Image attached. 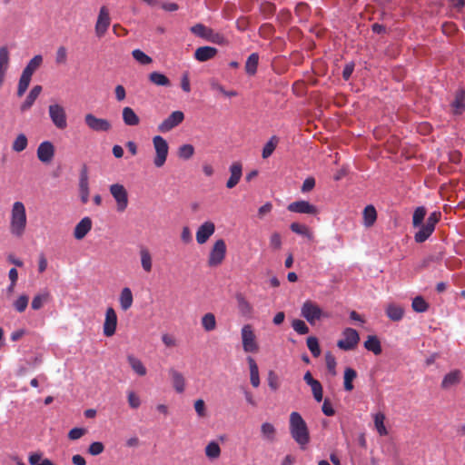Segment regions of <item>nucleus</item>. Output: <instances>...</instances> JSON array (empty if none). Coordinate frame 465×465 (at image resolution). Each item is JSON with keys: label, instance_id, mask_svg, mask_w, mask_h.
Listing matches in <instances>:
<instances>
[{"label": "nucleus", "instance_id": "nucleus-1", "mask_svg": "<svg viewBox=\"0 0 465 465\" xmlns=\"http://www.w3.org/2000/svg\"><path fill=\"white\" fill-rule=\"evenodd\" d=\"M290 433L301 449L304 450L310 442L308 426L302 415L297 411L290 414Z\"/></svg>", "mask_w": 465, "mask_h": 465}, {"label": "nucleus", "instance_id": "nucleus-2", "mask_svg": "<svg viewBox=\"0 0 465 465\" xmlns=\"http://www.w3.org/2000/svg\"><path fill=\"white\" fill-rule=\"evenodd\" d=\"M27 223L25 204L22 202H15L12 205L10 217V232L15 237H22Z\"/></svg>", "mask_w": 465, "mask_h": 465}, {"label": "nucleus", "instance_id": "nucleus-3", "mask_svg": "<svg viewBox=\"0 0 465 465\" xmlns=\"http://www.w3.org/2000/svg\"><path fill=\"white\" fill-rule=\"evenodd\" d=\"M43 64V56L41 54L35 55L24 68L17 85V96L21 97L27 90L33 74L41 67Z\"/></svg>", "mask_w": 465, "mask_h": 465}, {"label": "nucleus", "instance_id": "nucleus-4", "mask_svg": "<svg viewBox=\"0 0 465 465\" xmlns=\"http://www.w3.org/2000/svg\"><path fill=\"white\" fill-rule=\"evenodd\" d=\"M153 144L155 151V156L153 159V164L157 168H161L164 165L168 152H169V146L164 138H163L161 135H155L153 138Z\"/></svg>", "mask_w": 465, "mask_h": 465}, {"label": "nucleus", "instance_id": "nucleus-5", "mask_svg": "<svg viewBox=\"0 0 465 465\" xmlns=\"http://www.w3.org/2000/svg\"><path fill=\"white\" fill-rule=\"evenodd\" d=\"M109 191L116 203V211L124 213L129 203L128 192L126 188L121 183H113L109 187Z\"/></svg>", "mask_w": 465, "mask_h": 465}, {"label": "nucleus", "instance_id": "nucleus-6", "mask_svg": "<svg viewBox=\"0 0 465 465\" xmlns=\"http://www.w3.org/2000/svg\"><path fill=\"white\" fill-rule=\"evenodd\" d=\"M226 250L224 240L219 239L215 241L208 256V265L210 267H216L222 264L226 255Z\"/></svg>", "mask_w": 465, "mask_h": 465}, {"label": "nucleus", "instance_id": "nucleus-7", "mask_svg": "<svg viewBox=\"0 0 465 465\" xmlns=\"http://www.w3.org/2000/svg\"><path fill=\"white\" fill-rule=\"evenodd\" d=\"M242 349L245 352L255 353L259 350L256 336L251 324H245L241 330Z\"/></svg>", "mask_w": 465, "mask_h": 465}, {"label": "nucleus", "instance_id": "nucleus-8", "mask_svg": "<svg viewBox=\"0 0 465 465\" xmlns=\"http://www.w3.org/2000/svg\"><path fill=\"white\" fill-rule=\"evenodd\" d=\"M48 114L54 125L60 130L67 127V117L65 109L59 104H50Z\"/></svg>", "mask_w": 465, "mask_h": 465}, {"label": "nucleus", "instance_id": "nucleus-9", "mask_svg": "<svg viewBox=\"0 0 465 465\" xmlns=\"http://www.w3.org/2000/svg\"><path fill=\"white\" fill-rule=\"evenodd\" d=\"M84 123L90 130L97 133H106L112 129V124L109 120L96 117L93 114H86L84 115Z\"/></svg>", "mask_w": 465, "mask_h": 465}, {"label": "nucleus", "instance_id": "nucleus-10", "mask_svg": "<svg viewBox=\"0 0 465 465\" xmlns=\"http://www.w3.org/2000/svg\"><path fill=\"white\" fill-rule=\"evenodd\" d=\"M301 314L309 323L314 324L316 321L322 318V310L315 302L306 301L302 306Z\"/></svg>", "mask_w": 465, "mask_h": 465}, {"label": "nucleus", "instance_id": "nucleus-11", "mask_svg": "<svg viewBox=\"0 0 465 465\" xmlns=\"http://www.w3.org/2000/svg\"><path fill=\"white\" fill-rule=\"evenodd\" d=\"M342 334L344 338L338 341L337 346L344 351L353 350L360 341L358 331L352 328H346Z\"/></svg>", "mask_w": 465, "mask_h": 465}, {"label": "nucleus", "instance_id": "nucleus-12", "mask_svg": "<svg viewBox=\"0 0 465 465\" xmlns=\"http://www.w3.org/2000/svg\"><path fill=\"white\" fill-rule=\"evenodd\" d=\"M183 119L184 114L182 111H174L158 125V131L160 133L170 132L178 126Z\"/></svg>", "mask_w": 465, "mask_h": 465}, {"label": "nucleus", "instance_id": "nucleus-13", "mask_svg": "<svg viewBox=\"0 0 465 465\" xmlns=\"http://www.w3.org/2000/svg\"><path fill=\"white\" fill-rule=\"evenodd\" d=\"M117 327V315L113 307H108L105 311V318L103 326V332L105 337H112Z\"/></svg>", "mask_w": 465, "mask_h": 465}, {"label": "nucleus", "instance_id": "nucleus-14", "mask_svg": "<svg viewBox=\"0 0 465 465\" xmlns=\"http://www.w3.org/2000/svg\"><path fill=\"white\" fill-rule=\"evenodd\" d=\"M111 24V18L108 9L105 6H102L99 11L97 21L95 24V34L98 37H103Z\"/></svg>", "mask_w": 465, "mask_h": 465}, {"label": "nucleus", "instance_id": "nucleus-15", "mask_svg": "<svg viewBox=\"0 0 465 465\" xmlns=\"http://www.w3.org/2000/svg\"><path fill=\"white\" fill-rule=\"evenodd\" d=\"M288 211L292 213H305V214H312L316 215L318 213V209L315 205L310 203L307 201H296L291 203L288 207Z\"/></svg>", "mask_w": 465, "mask_h": 465}, {"label": "nucleus", "instance_id": "nucleus-16", "mask_svg": "<svg viewBox=\"0 0 465 465\" xmlns=\"http://www.w3.org/2000/svg\"><path fill=\"white\" fill-rule=\"evenodd\" d=\"M215 225L213 222L207 221L201 224L196 232V242L199 244L205 243L209 238L214 233Z\"/></svg>", "mask_w": 465, "mask_h": 465}, {"label": "nucleus", "instance_id": "nucleus-17", "mask_svg": "<svg viewBox=\"0 0 465 465\" xmlns=\"http://www.w3.org/2000/svg\"><path fill=\"white\" fill-rule=\"evenodd\" d=\"M79 193L81 202L85 204L89 201V178L87 167L84 165L80 173L79 177Z\"/></svg>", "mask_w": 465, "mask_h": 465}, {"label": "nucleus", "instance_id": "nucleus-18", "mask_svg": "<svg viewBox=\"0 0 465 465\" xmlns=\"http://www.w3.org/2000/svg\"><path fill=\"white\" fill-rule=\"evenodd\" d=\"M36 153L42 163H50L54 155V146L51 142H43L39 144Z\"/></svg>", "mask_w": 465, "mask_h": 465}, {"label": "nucleus", "instance_id": "nucleus-19", "mask_svg": "<svg viewBox=\"0 0 465 465\" xmlns=\"http://www.w3.org/2000/svg\"><path fill=\"white\" fill-rule=\"evenodd\" d=\"M92 220L90 217H84L74 229V237L76 240L84 239L92 229Z\"/></svg>", "mask_w": 465, "mask_h": 465}, {"label": "nucleus", "instance_id": "nucleus-20", "mask_svg": "<svg viewBox=\"0 0 465 465\" xmlns=\"http://www.w3.org/2000/svg\"><path fill=\"white\" fill-rule=\"evenodd\" d=\"M231 176L226 183L228 189H232L240 182L242 175V164L240 162H234L230 166Z\"/></svg>", "mask_w": 465, "mask_h": 465}, {"label": "nucleus", "instance_id": "nucleus-21", "mask_svg": "<svg viewBox=\"0 0 465 465\" xmlns=\"http://www.w3.org/2000/svg\"><path fill=\"white\" fill-rule=\"evenodd\" d=\"M461 379L462 372L460 370H453L444 376L441 381V388L444 390H448L459 384Z\"/></svg>", "mask_w": 465, "mask_h": 465}, {"label": "nucleus", "instance_id": "nucleus-22", "mask_svg": "<svg viewBox=\"0 0 465 465\" xmlns=\"http://www.w3.org/2000/svg\"><path fill=\"white\" fill-rule=\"evenodd\" d=\"M218 53L215 47L201 46L194 52V58L199 62H206L213 59Z\"/></svg>", "mask_w": 465, "mask_h": 465}, {"label": "nucleus", "instance_id": "nucleus-23", "mask_svg": "<svg viewBox=\"0 0 465 465\" xmlns=\"http://www.w3.org/2000/svg\"><path fill=\"white\" fill-rule=\"evenodd\" d=\"M10 61L9 50L6 46L0 47V86L2 85L5 74L8 69Z\"/></svg>", "mask_w": 465, "mask_h": 465}, {"label": "nucleus", "instance_id": "nucleus-24", "mask_svg": "<svg viewBox=\"0 0 465 465\" xmlns=\"http://www.w3.org/2000/svg\"><path fill=\"white\" fill-rule=\"evenodd\" d=\"M173 386L176 392L182 393L185 390V380L183 375L173 368L169 370Z\"/></svg>", "mask_w": 465, "mask_h": 465}, {"label": "nucleus", "instance_id": "nucleus-25", "mask_svg": "<svg viewBox=\"0 0 465 465\" xmlns=\"http://www.w3.org/2000/svg\"><path fill=\"white\" fill-rule=\"evenodd\" d=\"M41 92H42V86L35 85L29 92V94L26 96L24 103L21 104V107H20L21 111L25 112V111L29 110L33 106L35 100L40 95Z\"/></svg>", "mask_w": 465, "mask_h": 465}, {"label": "nucleus", "instance_id": "nucleus-26", "mask_svg": "<svg viewBox=\"0 0 465 465\" xmlns=\"http://www.w3.org/2000/svg\"><path fill=\"white\" fill-rule=\"evenodd\" d=\"M452 113L461 114L465 111V91L460 90L456 93L455 98L451 103Z\"/></svg>", "mask_w": 465, "mask_h": 465}, {"label": "nucleus", "instance_id": "nucleus-27", "mask_svg": "<svg viewBox=\"0 0 465 465\" xmlns=\"http://www.w3.org/2000/svg\"><path fill=\"white\" fill-rule=\"evenodd\" d=\"M122 117L124 124L128 126H136L140 123L139 116L135 114L134 109L129 106L124 107Z\"/></svg>", "mask_w": 465, "mask_h": 465}, {"label": "nucleus", "instance_id": "nucleus-28", "mask_svg": "<svg viewBox=\"0 0 465 465\" xmlns=\"http://www.w3.org/2000/svg\"><path fill=\"white\" fill-rule=\"evenodd\" d=\"M134 302L133 293L130 288L124 287L119 296V303L123 311L130 309Z\"/></svg>", "mask_w": 465, "mask_h": 465}, {"label": "nucleus", "instance_id": "nucleus-29", "mask_svg": "<svg viewBox=\"0 0 465 465\" xmlns=\"http://www.w3.org/2000/svg\"><path fill=\"white\" fill-rule=\"evenodd\" d=\"M262 438L268 442H274L276 440V429L273 424L270 422H263L261 425Z\"/></svg>", "mask_w": 465, "mask_h": 465}, {"label": "nucleus", "instance_id": "nucleus-30", "mask_svg": "<svg viewBox=\"0 0 465 465\" xmlns=\"http://www.w3.org/2000/svg\"><path fill=\"white\" fill-rule=\"evenodd\" d=\"M363 225L371 227L377 220V212L373 205H367L362 213Z\"/></svg>", "mask_w": 465, "mask_h": 465}, {"label": "nucleus", "instance_id": "nucleus-31", "mask_svg": "<svg viewBox=\"0 0 465 465\" xmlns=\"http://www.w3.org/2000/svg\"><path fill=\"white\" fill-rule=\"evenodd\" d=\"M247 361L250 368V381L251 384L257 388L260 385V376H259V369L256 361L253 358L248 357Z\"/></svg>", "mask_w": 465, "mask_h": 465}, {"label": "nucleus", "instance_id": "nucleus-32", "mask_svg": "<svg viewBox=\"0 0 465 465\" xmlns=\"http://www.w3.org/2000/svg\"><path fill=\"white\" fill-rule=\"evenodd\" d=\"M148 79L153 84L156 86H171V81L169 78L165 74L156 71L149 74Z\"/></svg>", "mask_w": 465, "mask_h": 465}, {"label": "nucleus", "instance_id": "nucleus-33", "mask_svg": "<svg viewBox=\"0 0 465 465\" xmlns=\"http://www.w3.org/2000/svg\"><path fill=\"white\" fill-rule=\"evenodd\" d=\"M235 298L237 301V306L240 312L243 316H250L252 312V306L251 305V303L246 300L242 293H237L235 295Z\"/></svg>", "mask_w": 465, "mask_h": 465}, {"label": "nucleus", "instance_id": "nucleus-34", "mask_svg": "<svg viewBox=\"0 0 465 465\" xmlns=\"http://www.w3.org/2000/svg\"><path fill=\"white\" fill-rule=\"evenodd\" d=\"M259 64V54L257 53L251 54L245 63V72L249 75H254L257 72Z\"/></svg>", "mask_w": 465, "mask_h": 465}, {"label": "nucleus", "instance_id": "nucleus-35", "mask_svg": "<svg viewBox=\"0 0 465 465\" xmlns=\"http://www.w3.org/2000/svg\"><path fill=\"white\" fill-rule=\"evenodd\" d=\"M364 347L368 351H372L375 355L381 354L382 351L379 339L374 335L368 336L364 342Z\"/></svg>", "mask_w": 465, "mask_h": 465}, {"label": "nucleus", "instance_id": "nucleus-36", "mask_svg": "<svg viewBox=\"0 0 465 465\" xmlns=\"http://www.w3.org/2000/svg\"><path fill=\"white\" fill-rule=\"evenodd\" d=\"M420 230L415 233L414 239L416 242H425L434 232L435 229L428 225L427 223L420 225Z\"/></svg>", "mask_w": 465, "mask_h": 465}, {"label": "nucleus", "instance_id": "nucleus-37", "mask_svg": "<svg viewBox=\"0 0 465 465\" xmlns=\"http://www.w3.org/2000/svg\"><path fill=\"white\" fill-rule=\"evenodd\" d=\"M127 361L133 371L138 375L144 376L146 374V368L138 358L134 355H128Z\"/></svg>", "mask_w": 465, "mask_h": 465}, {"label": "nucleus", "instance_id": "nucleus-38", "mask_svg": "<svg viewBox=\"0 0 465 465\" xmlns=\"http://www.w3.org/2000/svg\"><path fill=\"white\" fill-rule=\"evenodd\" d=\"M141 265L144 272H150L153 268L152 255L148 249L142 248L140 250Z\"/></svg>", "mask_w": 465, "mask_h": 465}, {"label": "nucleus", "instance_id": "nucleus-39", "mask_svg": "<svg viewBox=\"0 0 465 465\" xmlns=\"http://www.w3.org/2000/svg\"><path fill=\"white\" fill-rule=\"evenodd\" d=\"M404 311L403 309L396 304H390L386 309L387 316L394 322H398L402 319Z\"/></svg>", "mask_w": 465, "mask_h": 465}, {"label": "nucleus", "instance_id": "nucleus-40", "mask_svg": "<svg viewBox=\"0 0 465 465\" xmlns=\"http://www.w3.org/2000/svg\"><path fill=\"white\" fill-rule=\"evenodd\" d=\"M190 31L198 37L207 41L212 28L205 26L203 24L198 23L190 28Z\"/></svg>", "mask_w": 465, "mask_h": 465}, {"label": "nucleus", "instance_id": "nucleus-41", "mask_svg": "<svg viewBox=\"0 0 465 465\" xmlns=\"http://www.w3.org/2000/svg\"><path fill=\"white\" fill-rule=\"evenodd\" d=\"M28 144V140L25 134H18L12 143V150L16 153H21L26 149Z\"/></svg>", "mask_w": 465, "mask_h": 465}, {"label": "nucleus", "instance_id": "nucleus-42", "mask_svg": "<svg viewBox=\"0 0 465 465\" xmlns=\"http://www.w3.org/2000/svg\"><path fill=\"white\" fill-rule=\"evenodd\" d=\"M278 143L279 138L276 135H273L270 138V140L265 143L262 149V156L263 159H266L272 154L273 151L277 147Z\"/></svg>", "mask_w": 465, "mask_h": 465}, {"label": "nucleus", "instance_id": "nucleus-43", "mask_svg": "<svg viewBox=\"0 0 465 465\" xmlns=\"http://www.w3.org/2000/svg\"><path fill=\"white\" fill-rule=\"evenodd\" d=\"M357 377V372L352 368H346L344 371V390L351 391L354 388L352 381Z\"/></svg>", "mask_w": 465, "mask_h": 465}, {"label": "nucleus", "instance_id": "nucleus-44", "mask_svg": "<svg viewBox=\"0 0 465 465\" xmlns=\"http://www.w3.org/2000/svg\"><path fill=\"white\" fill-rule=\"evenodd\" d=\"M385 419V415L382 412H378L374 415V425L381 436H386L388 434V430L384 424Z\"/></svg>", "mask_w": 465, "mask_h": 465}, {"label": "nucleus", "instance_id": "nucleus-45", "mask_svg": "<svg viewBox=\"0 0 465 465\" xmlns=\"http://www.w3.org/2000/svg\"><path fill=\"white\" fill-rule=\"evenodd\" d=\"M50 294L49 292H43L36 294L31 302V307L33 310L37 311L40 310L45 302L49 301Z\"/></svg>", "mask_w": 465, "mask_h": 465}, {"label": "nucleus", "instance_id": "nucleus-46", "mask_svg": "<svg viewBox=\"0 0 465 465\" xmlns=\"http://www.w3.org/2000/svg\"><path fill=\"white\" fill-rule=\"evenodd\" d=\"M202 326L206 331H212L216 328V319L213 313L208 312L202 317Z\"/></svg>", "mask_w": 465, "mask_h": 465}, {"label": "nucleus", "instance_id": "nucleus-47", "mask_svg": "<svg viewBox=\"0 0 465 465\" xmlns=\"http://www.w3.org/2000/svg\"><path fill=\"white\" fill-rule=\"evenodd\" d=\"M205 455L211 460L218 459L221 455V448L216 441H211L205 447Z\"/></svg>", "mask_w": 465, "mask_h": 465}, {"label": "nucleus", "instance_id": "nucleus-48", "mask_svg": "<svg viewBox=\"0 0 465 465\" xmlns=\"http://www.w3.org/2000/svg\"><path fill=\"white\" fill-rule=\"evenodd\" d=\"M29 297L25 294L20 295L13 303L14 309L22 313L25 311L28 306Z\"/></svg>", "mask_w": 465, "mask_h": 465}, {"label": "nucleus", "instance_id": "nucleus-49", "mask_svg": "<svg viewBox=\"0 0 465 465\" xmlns=\"http://www.w3.org/2000/svg\"><path fill=\"white\" fill-rule=\"evenodd\" d=\"M307 347L312 352L313 357H319L321 355V349L319 345L318 339L314 336H310L307 338Z\"/></svg>", "mask_w": 465, "mask_h": 465}, {"label": "nucleus", "instance_id": "nucleus-50", "mask_svg": "<svg viewBox=\"0 0 465 465\" xmlns=\"http://www.w3.org/2000/svg\"><path fill=\"white\" fill-rule=\"evenodd\" d=\"M194 153V148L192 144H183L178 149V156L183 160H189Z\"/></svg>", "mask_w": 465, "mask_h": 465}, {"label": "nucleus", "instance_id": "nucleus-51", "mask_svg": "<svg viewBox=\"0 0 465 465\" xmlns=\"http://www.w3.org/2000/svg\"><path fill=\"white\" fill-rule=\"evenodd\" d=\"M412 309L417 312H424L428 310L429 304L421 296H417L412 301Z\"/></svg>", "mask_w": 465, "mask_h": 465}, {"label": "nucleus", "instance_id": "nucleus-52", "mask_svg": "<svg viewBox=\"0 0 465 465\" xmlns=\"http://www.w3.org/2000/svg\"><path fill=\"white\" fill-rule=\"evenodd\" d=\"M426 215V209L423 206L417 207L413 213L412 223L414 227L420 226Z\"/></svg>", "mask_w": 465, "mask_h": 465}, {"label": "nucleus", "instance_id": "nucleus-53", "mask_svg": "<svg viewBox=\"0 0 465 465\" xmlns=\"http://www.w3.org/2000/svg\"><path fill=\"white\" fill-rule=\"evenodd\" d=\"M133 57L141 64H149L152 63V58L144 54L140 49H135L132 52Z\"/></svg>", "mask_w": 465, "mask_h": 465}, {"label": "nucleus", "instance_id": "nucleus-54", "mask_svg": "<svg viewBox=\"0 0 465 465\" xmlns=\"http://www.w3.org/2000/svg\"><path fill=\"white\" fill-rule=\"evenodd\" d=\"M267 381L272 391H276L280 388V380L275 371H270L268 372Z\"/></svg>", "mask_w": 465, "mask_h": 465}, {"label": "nucleus", "instance_id": "nucleus-55", "mask_svg": "<svg viewBox=\"0 0 465 465\" xmlns=\"http://www.w3.org/2000/svg\"><path fill=\"white\" fill-rule=\"evenodd\" d=\"M29 462L31 465H55L49 459H42L41 454L38 453L30 455Z\"/></svg>", "mask_w": 465, "mask_h": 465}, {"label": "nucleus", "instance_id": "nucleus-56", "mask_svg": "<svg viewBox=\"0 0 465 465\" xmlns=\"http://www.w3.org/2000/svg\"><path fill=\"white\" fill-rule=\"evenodd\" d=\"M313 398L316 401L321 402L323 399V389L319 381L310 385Z\"/></svg>", "mask_w": 465, "mask_h": 465}, {"label": "nucleus", "instance_id": "nucleus-57", "mask_svg": "<svg viewBox=\"0 0 465 465\" xmlns=\"http://www.w3.org/2000/svg\"><path fill=\"white\" fill-rule=\"evenodd\" d=\"M292 327L293 330L299 333V334H307L309 332V327L306 325V323L299 319H295L292 322Z\"/></svg>", "mask_w": 465, "mask_h": 465}, {"label": "nucleus", "instance_id": "nucleus-58", "mask_svg": "<svg viewBox=\"0 0 465 465\" xmlns=\"http://www.w3.org/2000/svg\"><path fill=\"white\" fill-rule=\"evenodd\" d=\"M207 41L216 44V45L227 44V40H226L225 36L220 33L214 32L213 29L211 31V34L209 35Z\"/></svg>", "mask_w": 465, "mask_h": 465}, {"label": "nucleus", "instance_id": "nucleus-59", "mask_svg": "<svg viewBox=\"0 0 465 465\" xmlns=\"http://www.w3.org/2000/svg\"><path fill=\"white\" fill-rule=\"evenodd\" d=\"M67 62V50L64 46H59L55 54V63L64 64Z\"/></svg>", "mask_w": 465, "mask_h": 465}, {"label": "nucleus", "instance_id": "nucleus-60", "mask_svg": "<svg viewBox=\"0 0 465 465\" xmlns=\"http://www.w3.org/2000/svg\"><path fill=\"white\" fill-rule=\"evenodd\" d=\"M326 367L331 374H336V359L331 352L328 351L325 354Z\"/></svg>", "mask_w": 465, "mask_h": 465}, {"label": "nucleus", "instance_id": "nucleus-61", "mask_svg": "<svg viewBox=\"0 0 465 465\" xmlns=\"http://www.w3.org/2000/svg\"><path fill=\"white\" fill-rule=\"evenodd\" d=\"M211 88L213 90L219 91L220 93H222L223 94H224L225 96H228V97H232V96L237 95V93L235 91H226L225 88H223V86L216 81L211 82Z\"/></svg>", "mask_w": 465, "mask_h": 465}, {"label": "nucleus", "instance_id": "nucleus-62", "mask_svg": "<svg viewBox=\"0 0 465 465\" xmlns=\"http://www.w3.org/2000/svg\"><path fill=\"white\" fill-rule=\"evenodd\" d=\"M104 450V446L100 441H94L90 444L88 452L93 456H97Z\"/></svg>", "mask_w": 465, "mask_h": 465}, {"label": "nucleus", "instance_id": "nucleus-63", "mask_svg": "<svg viewBox=\"0 0 465 465\" xmlns=\"http://www.w3.org/2000/svg\"><path fill=\"white\" fill-rule=\"evenodd\" d=\"M270 246L274 250H279L282 247V237L277 232H274L270 236Z\"/></svg>", "mask_w": 465, "mask_h": 465}, {"label": "nucleus", "instance_id": "nucleus-64", "mask_svg": "<svg viewBox=\"0 0 465 465\" xmlns=\"http://www.w3.org/2000/svg\"><path fill=\"white\" fill-rule=\"evenodd\" d=\"M127 398H128V403L131 408L137 409L140 406V404H141L140 398L134 391H129Z\"/></svg>", "mask_w": 465, "mask_h": 465}]
</instances>
